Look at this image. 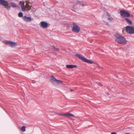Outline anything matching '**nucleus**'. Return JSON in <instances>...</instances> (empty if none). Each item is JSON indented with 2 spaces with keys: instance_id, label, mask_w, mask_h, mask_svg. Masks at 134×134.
Wrapping results in <instances>:
<instances>
[{
  "instance_id": "nucleus-20",
  "label": "nucleus",
  "mask_w": 134,
  "mask_h": 134,
  "mask_svg": "<svg viewBox=\"0 0 134 134\" xmlns=\"http://www.w3.org/2000/svg\"><path fill=\"white\" fill-rule=\"evenodd\" d=\"M108 20H110L111 21L113 20V19L112 17H110L108 18Z\"/></svg>"
},
{
  "instance_id": "nucleus-2",
  "label": "nucleus",
  "mask_w": 134,
  "mask_h": 134,
  "mask_svg": "<svg viewBox=\"0 0 134 134\" xmlns=\"http://www.w3.org/2000/svg\"><path fill=\"white\" fill-rule=\"evenodd\" d=\"M75 56L84 62L90 64H91L93 63V62L92 61L87 59L84 57H82V55L81 54H77L75 55Z\"/></svg>"
},
{
  "instance_id": "nucleus-4",
  "label": "nucleus",
  "mask_w": 134,
  "mask_h": 134,
  "mask_svg": "<svg viewBox=\"0 0 134 134\" xmlns=\"http://www.w3.org/2000/svg\"><path fill=\"white\" fill-rule=\"evenodd\" d=\"M71 25V27H72V31L76 33H78L80 30V28L76 23H72L70 24Z\"/></svg>"
},
{
  "instance_id": "nucleus-10",
  "label": "nucleus",
  "mask_w": 134,
  "mask_h": 134,
  "mask_svg": "<svg viewBox=\"0 0 134 134\" xmlns=\"http://www.w3.org/2000/svg\"><path fill=\"white\" fill-rule=\"evenodd\" d=\"M0 4L5 7L8 6L9 4L8 2L5 0H0Z\"/></svg>"
},
{
  "instance_id": "nucleus-5",
  "label": "nucleus",
  "mask_w": 134,
  "mask_h": 134,
  "mask_svg": "<svg viewBox=\"0 0 134 134\" xmlns=\"http://www.w3.org/2000/svg\"><path fill=\"white\" fill-rule=\"evenodd\" d=\"M126 30L128 33L130 34H134V27L131 26H127L126 28Z\"/></svg>"
},
{
  "instance_id": "nucleus-7",
  "label": "nucleus",
  "mask_w": 134,
  "mask_h": 134,
  "mask_svg": "<svg viewBox=\"0 0 134 134\" xmlns=\"http://www.w3.org/2000/svg\"><path fill=\"white\" fill-rule=\"evenodd\" d=\"M3 42H4L5 44H9L12 47H13L17 45L16 43L12 42L10 41H3Z\"/></svg>"
},
{
  "instance_id": "nucleus-17",
  "label": "nucleus",
  "mask_w": 134,
  "mask_h": 134,
  "mask_svg": "<svg viewBox=\"0 0 134 134\" xmlns=\"http://www.w3.org/2000/svg\"><path fill=\"white\" fill-rule=\"evenodd\" d=\"M53 47L55 51H57L59 50V48H58L54 46L53 45Z\"/></svg>"
},
{
  "instance_id": "nucleus-27",
  "label": "nucleus",
  "mask_w": 134,
  "mask_h": 134,
  "mask_svg": "<svg viewBox=\"0 0 134 134\" xmlns=\"http://www.w3.org/2000/svg\"><path fill=\"white\" fill-rule=\"evenodd\" d=\"M71 10H72V11L73 12H75V11L74 10H73V9H72Z\"/></svg>"
},
{
  "instance_id": "nucleus-28",
  "label": "nucleus",
  "mask_w": 134,
  "mask_h": 134,
  "mask_svg": "<svg viewBox=\"0 0 134 134\" xmlns=\"http://www.w3.org/2000/svg\"><path fill=\"white\" fill-rule=\"evenodd\" d=\"M71 91H73V90H71Z\"/></svg>"
},
{
  "instance_id": "nucleus-15",
  "label": "nucleus",
  "mask_w": 134,
  "mask_h": 134,
  "mask_svg": "<svg viewBox=\"0 0 134 134\" xmlns=\"http://www.w3.org/2000/svg\"><path fill=\"white\" fill-rule=\"evenodd\" d=\"M125 20L127 22L130 24H132V21L129 19L126 18H125Z\"/></svg>"
},
{
  "instance_id": "nucleus-1",
  "label": "nucleus",
  "mask_w": 134,
  "mask_h": 134,
  "mask_svg": "<svg viewBox=\"0 0 134 134\" xmlns=\"http://www.w3.org/2000/svg\"><path fill=\"white\" fill-rule=\"evenodd\" d=\"M116 41L120 44H123L126 43L127 41L122 36L119 35L117 37L115 40Z\"/></svg>"
},
{
  "instance_id": "nucleus-24",
  "label": "nucleus",
  "mask_w": 134,
  "mask_h": 134,
  "mask_svg": "<svg viewBox=\"0 0 134 134\" xmlns=\"http://www.w3.org/2000/svg\"><path fill=\"white\" fill-rule=\"evenodd\" d=\"M107 15L109 17H110V16H110V14L109 13H108V12H107Z\"/></svg>"
},
{
  "instance_id": "nucleus-21",
  "label": "nucleus",
  "mask_w": 134,
  "mask_h": 134,
  "mask_svg": "<svg viewBox=\"0 0 134 134\" xmlns=\"http://www.w3.org/2000/svg\"><path fill=\"white\" fill-rule=\"evenodd\" d=\"M21 7V9H22V10L23 11V12L25 11V9L24 8V7Z\"/></svg>"
},
{
  "instance_id": "nucleus-22",
  "label": "nucleus",
  "mask_w": 134,
  "mask_h": 134,
  "mask_svg": "<svg viewBox=\"0 0 134 134\" xmlns=\"http://www.w3.org/2000/svg\"><path fill=\"white\" fill-rule=\"evenodd\" d=\"M87 5V4L86 3H85V4L82 3V4H81V5L82 6V7L86 6Z\"/></svg>"
},
{
  "instance_id": "nucleus-29",
  "label": "nucleus",
  "mask_w": 134,
  "mask_h": 134,
  "mask_svg": "<svg viewBox=\"0 0 134 134\" xmlns=\"http://www.w3.org/2000/svg\"><path fill=\"white\" fill-rule=\"evenodd\" d=\"M100 85H101L102 86V84L101 83H100Z\"/></svg>"
},
{
  "instance_id": "nucleus-16",
  "label": "nucleus",
  "mask_w": 134,
  "mask_h": 134,
  "mask_svg": "<svg viewBox=\"0 0 134 134\" xmlns=\"http://www.w3.org/2000/svg\"><path fill=\"white\" fill-rule=\"evenodd\" d=\"M19 4L20 5L21 7H24V2L23 1H20Z\"/></svg>"
},
{
  "instance_id": "nucleus-11",
  "label": "nucleus",
  "mask_w": 134,
  "mask_h": 134,
  "mask_svg": "<svg viewBox=\"0 0 134 134\" xmlns=\"http://www.w3.org/2000/svg\"><path fill=\"white\" fill-rule=\"evenodd\" d=\"M23 18L24 21L28 22H30L33 20V19H32L30 17H27L26 16H23Z\"/></svg>"
},
{
  "instance_id": "nucleus-8",
  "label": "nucleus",
  "mask_w": 134,
  "mask_h": 134,
  "mask_svg": "<svg viewBox=\"0 0 134 134\" xmlns=\"http://www.w3.org/2000/svg\"><path fill=\"white\" fill-rule=\"evenodd\" d=\"M51 79L52 81H51V82L52 83V84H53V82H56L57 83H63V82L62 81L58 80V79H56V78L54 77L53 76V75H51Z\"/></svg>"
},
{
  "instance_id": "nucleus-13",
  "label": "nucleus",
  "mask_w": 134,
  "mask_h": 134,
  "mask_svg": "<svg viewBox=\"0 0 134 134\" xmlns=\"http://www.w3.org/2000/svg\"><path fill=\"white\" fill-rule=\"evenodd\" d=\"M64 116H66L67 117H74L75 116V115L73 114H72L70 113H68L67 114H64Z\"/></svg>"
},
{
  "instance_id": "nucleus-12",
  "label": "nucleus",
  "mask_w": 134,
  "mask_h": 134,
  "mask_svg": "<svg viewBox=\"0 0 134 134\" xmlns=\"http://www.w3.org/2000/svg\"><path fill=\"white\" fill-rule=\"evenodd\" d=\"M66 67L68 68L72 69L74 68H76L77 66L75 65H66Z\"/></svg>"
},
{
  "instance_id": "nucleus-19",
  "label": "nucleus",
  "mask_w": 134,
  "mask_h": 134,
  "mask_svg": "<svg viewBox=\"0 0 134 134\" xmlns=\"http://www.w3.org/2000/svg\"><path fill=\"white\" fill-rule=\"evenodd\" d=\"M18 15L19 17H21L23 16V14L21 12H20L19 13Z\"/></svg>"
},
{
  "instance_id": "nucleus-25",
  "label": "nucleus",
  "mask_w": 134,
  "mask_h": 134,
  "mask_svg": "<svg viewBox=\"0 0 134 134\" xmlns=\"http://www.w3.org/2000/svg\"><path fill=\"white\" fill-rule=\"evenodd\" d=\"M111 134H117L116 132H112Z\"/></svg>"
},
{
  "instance_id": "nucleus-18",
  "label": "nucleus",
  "mask_w": 134,
  "mask_h": 134,
  "mask_svg": "<svg viewBox=\"0 0 134 134\" xmlns=\"http://www.w3.org/2000/svg\"><path fill=\"white\" fill-rule=\"evenodd\" d=\"M26 127L24 126H23L21 128V130L23 132H24L26 130Z\"/></svg>"
},
{
  "instance_id": "nucleus-14",
  "label": "nucleus",
  "mask_w": 134,
  "mask_h": 134,
  "mask_svg": "<svg viewBox=\"0 0 134 134\" xmlns=\"http://www.w3.org/2000/svg\"><path fill=\"white\" fill-rule=\"evenodd\" d=\"M11 6L13 8H16L17 7V5L15 3L12 2L10 3Z\"/></svg>"
},
{
  "instance_id": "nucleus-9",
  "label": "nucleus",
  "mask_w": 134,
  "mask_h": 134,
  "mask_svg": "<svg viewBox=\"0 0 134 134\" xmlns=\"http://www.w3.org/2000/svg\"><path fill=\"white\" fill-rule=\"evenodd\" d=\"M40 26L43 28H46L48 27V25L49 26L50 25L48 23L45 21H41L40 24Z\"/></svg>"
},
{
  "instance_id": "nucleus-6",
  "label": "nucleus",
  "mask_w": 134,
  "mask_h": 134,
  "mask_svg": "<svg viewBox=\"0 0 134 134\" xmlns=\"http://www.w3.org/2000/svg\"><path fill=\"white\" fill-rule=\"evenodd\" d=\"M120 13L121 15L123 17H129L130 16V13L125 10H121Z\"/></svg>"
},
{
  "instance_id": "nucleus-26",
  "label": "nucleus",
  "mask_w": 134,
  "mask_h": 134,
  "mask_svg": "<svg viewBox=\"0 0 134 134\" xmlns=\"http://www.w3.org/2000/svg\"><path fill=\"white\" fill-rule=\"evenodd\" d=\"M59 114L60 115H63L64 116V114Z\"/></svg>"
},
{
  "instance_id": "nucleus-23",
  "label": "nucleus",
  "mask_w": 134,
  "mask_h": 134,
  "mask_svg": "<svg viewBox=\"0 0 134 134\" xmlns=\"http://www.w3.org/2000/svg\"><path fill=\"white\" fill-rule=\"evenodd\" d=\"M8 6L6 7H5L8 10H10V7H8Z\"/></svg>"
},
{
  "instance_id": "nucleus-3",
  "label": "nucleus",
  "mask_w": 134,
  "mask_h": 134,
  "mask_svg": "<svg viewBox=\"0 0 134 134\" xmlns=\"http://www.w3.org/2000/svg\"><path fill=\"white\" fill-rule=\"evenodd\" d=\"M82 1V0H74L73 1V9L75 10L80 7Z\"/></svg>"
}]
</instances>
